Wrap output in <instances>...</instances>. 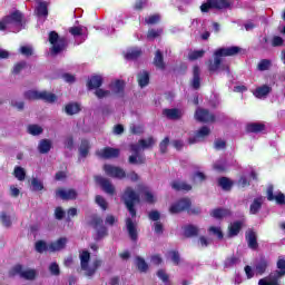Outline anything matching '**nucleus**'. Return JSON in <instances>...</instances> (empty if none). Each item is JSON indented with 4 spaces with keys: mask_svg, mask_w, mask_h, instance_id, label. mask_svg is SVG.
<instances>
[{
    "mask_svg": "<svg viewBox=\"0 0 285 285\" xmlns=\"http://www.w3.org/2000/svg\"><path fill=\"white\" fill-rule=\"evenodd\" d=\"M269 261L266 257H261L255 263V268L250 266H245V274L247 279H253L254 275H264L266 273V268H268Z\"/></svg>",
    "mask_w": 285,
    "mask_h": 285,
    "instance_id": "nucleus-6",
    "label": "nucleus"
},
{
    "mask_svg": "<svg viewBox=\"0 0 285 285\" xmlns=\"http://www.w3.org/2000/svg\"><path fill=\"white\" fill-rule=\"evenodd\" d=\"M171 188L174 190H193V186L188 185L186 181L183 180H175L171 183Z\"/></svg>",
    "mask_w": 285,
    "mask_h": 285,
    "instance_id": "nucleus-33",
    "label": "nucleus"
},
{
    "mask_svg": "<svg viewBox=\"0 0 285 285\" xmlns=\"http://www.w3.org/2000/svg\"><path fill=\"white\" fill-rule=\"evenodd\" d=\"M159 215H150L149 219L151 222H155L154 224V230L157 235H161V233H164V225L161 224V222H159Z\"/></svg>",
    "mask_w": 285,
    "mask_h": 285,
    "instance_id": "nucleus-31",
    "label": "nucleus"
},
{
    "mask_svg": "<svg viewBox=\"0 0 285 285\" xmlns=\"http://www.w3.org/2000/svg\"><path fill=\"white\" fill-rule=\"evenodd\" d=\"M90 226L95 228L97 232L98 239H101V237H106V228L104 227V220L99 219L97 216L91 217Z\"/></svg>",
    "mask_w": 285,
    "mask_h": 285,
    "instance_id": "nucleus-17",
    "label": "nucleus"
},
{
    "mask_svg": "<svg viewBox=\"0 0 285 285\" xmlns=\"http://www.w3.org/2000/svg\"><path fill=\"white\" fill-rule=\"evenodd\" d=\"M150 83V76L148 75V71H140L138 73V85L140 88H146Z\"/></svg>",
    "mask_w": 285,
    "mask_h": 285,
    "instance_id": "nucleus-35",
    "label": "nucleus"
},
{
    "mask_svg": "<svg viewBox=\"0 0 285 285\" xmlns=\"http://www.w3.org/2000/svg\"><path fill=\"white\" fill-rule=\"evenodd\" d=\"M168 258L171 259L174 264H179V253L171 250L168 253Z\"/></svg>",
    "mask_w": 285,
    "mask_h": 285,
    "instance_id": "nucleus-61",
    "label": "nucleus"
},
{
    "mask_svg": "<svg viewBox=\"0 0 285 285\" xmlns=\"http://www.w3.org/2000/svg\"><path fill=\"white\" fill-rule=\"evenodd\" d=\"M24 97L30 100L43 99L45 101H48V104H55V101H57V96L48 91L29 90L24 94Z\"/></svg>",
    "mask_w": 285,
    "mask_h": 285,
    "instance_id": "nucleus-8",
    "label": "nucleus"
},
{
    "mask_svg": "<svg viewBox=\"0 0 285 285\" xmlns=\"http://www.w3.org/2000/svg\"><path fill=\"white\" fill-rule=\"evenodd\" d=\"M230 7V1L228 0H208L200 6L202 12H208V10H224Z\"/></svg>",
    "mask_w": 285,
    "mask_h": 285,
    "instance_id": "nucleus-9",
    "label": "nucleus"
},
{
    "mask_svg": "<svg viewBox=\"0 0 285 285\" xmlns=\"http://www.w3.org/2000/svg\"><path fill=\"white\" fill-rule=\"evenodd\" d=\"M96 204L102 208V210H106L108 208V202L105 200L104 197L101 196H96Z\"/></svg>",
    "mask_w": 285,
    "mask_h": 285,
    "instance_id": "nucleus-60",
    "label": "nucleus"
},
{
    "mask_svg": "<svg viewBox=\"0 0 285 285\" xmlns=\"http://www.w3.org/2000/svg\"><path fill=\"white\" fill-rule=\"evenodd\" d=\"M65 110H66L67 115H77V112H79V110H81V108L79 107V104L71 102L66 106Z\"/></svg>",
    "mask_w": 285,
    "mask_h": 285,
    "instance_id": "nucleus-40",
    "label": "nucleus"
},
{
    "mask_svg": "<svg viewBox=\"0 0 285 285\" xmlns=\"http://www.w3.org/2000/svg\"><path fill=\"white\" fill-rule=\"evenodd\" d=\"M49 42L51 43V55H59V52L66 50V46H68L66 38H60L59 33L56 31L49 33Z\"/></svg>",
    "mask_w": 285,
    "mask_h": 285,
    "instance_id": "nucleus-7",
    "label": "nucleus"
},
{
    "mask_svg": "<svg viewBox=\"0 0 285 285\" xmlns=\"http://www.w3.org/2000/svg\"><path fill=\"white\" fill-rule=\"evenodd\" d=\"M163 115L167 117V119H181L184 117V111L180 109H164Z\"/></svg>",
    "mask_w": 285,
    "mask_h": 285,
    "instance_id": "nucleus-25",
    "label": "nucleus"
},
{
    "mask_svg": "<svg viewBox=\"0 0 285 285\" xmlns=\"http://www.w3.org/2000/svg\"><path fill=\"white\" fill-rule=\"evenodd\" d=\"M268 68H271V60L264 59L258 63V70L261 71L268 70Z\"/></svg>",
    "mask_w": 285,
    "mask_h": 285,
    "instance_id": "nucleus-62",
    "label": "nucleus"
},
{
    "mask_svg": "<svg viewBox=\"0 0 285 285\" xmlns=\"http://www.w3.org/2000/svg\"><path fill=\"white\" fill-rule=\"evenodd\" d=\"M193 181H194V184H199L202 181H206V175L202 171H196L193 175Z\"/></svg>",
    "mask_w": 285,
    "mask_h": 285,
    "instance_id": "nucleus-52",
    "label": "nucleus"
},
{
    "mask_svg": "<svg viewBox=\"0 0 285 285\" xmlns=\"http://www.w3.org/2000/svg\"><path fill=\"white\" fill-rule=\"evenodd\" d=\"M126 228L127 233L132 242H137L138 233H137V218L135 216L128 217L126 219Z\"/></svg>",
    "mask_w": 285,
    "mask_h": 285,
    "instance_id": "nucleus-13",
    "label": "nucleus"
},
{
    "mask_svg": "<svg viewBox=\"0 0 285 285\" xmlns=\"http://www.w3.org/2000/svg\"><path fill=\"white\" fill-rule=\"evenodd\" d=\"M28 132H29V135L37 137L43 132V128H41V126H39V125H29Z\"/></svg>",
    "mask_w": 285,
    "mask_h": 285,
    "instance_id": "nucleus-41",
    "label": "nucleus"
},
{
    "mask_svg": "<svg viewBox=\"0 0 285 285\" xmlns=\"http://www.w3.org/2000/svg\"><path fill=\"white\" fill-rule=\"evenodd\" d=\"M246 242L248 246L253 249L256 250L257 248V234L253 232L252 229L246 232Z\"/></svg>",
    "mask_w": 285,
    "mask_h": 285,
    "instance_id": "nucleus-26",
    "label": "nucleus"
},
{
    "mask_svg": "<svg viewBox=\"0 0 285 285\" xmlns=\"http://www.w3.org/2000/svg\"><path fill=\"white\" fill-rule=\"evenodd\" d=\"M138 57H141V49L139 48H131L125 53V59L128 61H132V59H137Z\"/></svg>",
    "mask_w": 285,
    "mask_h": 285,
    "instance_id": "nucleus-36",
    "label": "nucleus"
},
{
    "mask_svg": "<svg viewBox=\"0 0 285 285\" xmlns=\"http://www.w3.org/2000/svg\"><path fill=\"white\" fill-rule=\"evenodd\" d=\"M50 245H47L43 240H38L36 243V250L37 253H45V250H50Z\"/></svg>",
    "mask_w": 285,
    "mask_h": 285,
    "instance_id": "nucleus-51",
    "label": "nucleus"
},
{
    "mask_svg": "<svg viewBox=\"0 0 285 285\" xmlns=\"http://www.w3.org/2000/svg\"><path fill=\"white\" fill-rule=\"evenodd\" d=\"M242 226H244V223L242 222L232 223L228 227L229 237H237V235H239V230H242Z\"/></svg>",
    "mask_w": 285,
    "mask_h": 285,
    "instance_id": "nucleus-30",
    "label": "nucleus"
},
{
    "mask_svg": "<svg viewBox=\"0 0 285 285\" xmlns=\"http://www.w3.org/2000/svg\"><path fill=\"white\" fill-rule=\"evenodd\" d=\"M66 244H68V238L61 237L58 240L49 244L50 253H57L58 250H63L66 248Z\"/></svg>",
    "mask_w": 285,
    "mask_h": 285,
    "instance_id": "nucleus-24",
    "label": "nucleus"
},
{
    "mask_svg": "<svg viewBox=\"0 0 285 285\" xmlns=\"http://www.w3.org/2000/svg\"><path fill=\"white\" fill-rule=\"evenodd\" d=\"M155 144H157V140L153 137H148L140 139L136 145H131V150L132 153H140V150H148V148H153Z\"/></svg>",
    "mask_w": 285,
    "mask_h": 285,
    "instance_id": "nucleus-11",
    "label": "nucleus"
},
{
    "mask_svg": "<svg viewBox=\"0 0 285 285\" xmlns=\"http://www.w3.org/2000/svg\"><path fill=\"white\" fill-rule=\"evenodd\" d=\"M13 175L18 181H23L26 179V169L22 167H16Z\"/></svg>",
    "mask_w": 285,
    "mask_h": 285,
    "instance_id": "nucleus-42",
    "label": "nucleus"
},
{
    "mask_svg": "<svg viewBox=\"0 0 285 285\" xmlns=\"http://www.w3.org/2000/svg\"><path fill=\"white\" fill-rule=\"evenodd\" d=\"M154 63L156 68H159V70H164L166 68V65L164 63V56L161 55V51H156Z\"/></svg>",
    "mask_w": 285,
    "mask_h": 285,
    "instance_id": "nucleus-38",
    "label": "nucleus"
},
{
    "mask_svg": "<svg viewBox=\"0 0 285 285\" xmlns=\"http://www.w3.org/2000/svg\"><path fill=\"white\" fill-rule=\"evenodd\" d=\"M219 186L223 190H230L233 187V181L226 177H223L218 180Z\"/></svg>",
    "mask_w": 285,
    "mask_h": 285,
    "instance_id": "nucleus-43",
    "label": "nucleus"
},
{
    "mask_svg": "<svg viewBox=\"0 0 285 285\" xmlns=\"http://www.w3.org/2000/svg\"><path fill=\"white\" fill-rule=\"evenodd\" d=\"M138 190L141 194V198L147 204H155V202H157V195H155V193H153V190H150V188H148L144 185H139Z\"/></svg>",
    "mask_w": 285,
    "mask_h": 285,
    "instance_id": "nucleus-15",
    "label": "nucleus"
},
{
    "mask_svg": "<svg viewBox=\"0 0 285 285\" xmlns=\"http://www.w3.org/2000/svg\"><path fill=\"white\" fill-rule=\"evenodd\" d=\"M204 55H206L205 50H194L191 52H189L188 57L190 59V61H195L197 59H202V57H204Z\"/></svg>",
    "mask_w": 285,
    "mask_h": 285,
    "instance_id": "nucleus-47",
    "label": "nucleus"
},
{
    "mask_svg": "<svg viewBox=\"0 0 285 285\" xmlns=\"http://www.w3.org/2000/svg\"><path fill=\"white\" fill-rule=\"evenodd\" d=\"M104 83V78L101 76H92L87 86L89 90H96L97 88H101V85Z\"/></svg>",
    "mask_w": 285,
    "mask_h": 285,
    "instance_id": "nucleus-27",
    "label": "nucleus"
},
{
    "mask_svg": "<svg viewBox=\"0 0 285 285\" xmlns=\"http://www.w3.org/2000/svg\"><path fill=\"white\" fill-rule=\"evenodd\" d=\"M95 95L98 97V99H105V97H110V90L98 88L95 91Z\"/></svg>",
    "mask_w": 285,
    "mask_h": 285,
    "instance_id": "nucleus-54",
    "label": "nucleus"
},
{
    "mask_svg": "<svg viewBox=\"0 0 285 285\" xmlns=\"http://www.w3.org/2000/svg\"><path fill=\"white\" fill-rule=\"evenodd\" d=\"M278 271L272 273L268 277L262 278L258 285H279V278L285 275V259L279 258L277 261Z\"/></svg>",
    "mask_w": 285,
    "mask_h": 285,
    "instance_id": "nucleus-4",
    "label": "nucleus"
},
{
    "mask_svg": "<svg viewBox=\"0 0 285 285\" xmlns=\"http://www.w3.org/2000/svg\"><path fill=\"white\" fill-rule=\"evenodd\" d=\"M0 224L6 227L11 226L12 218L10 217V215H0Z\"/></svg>",
    "mask_w": 285,
    "mask_h": 285,
    "instance_id": "nucleus-56",
    "label": "nucleus"
},
{
    "mask_svg": "<svg viewBox=\"0 0 285 285\" xmlns=\"http://www.w3.org/2000/svg\"><path fill=\"white\" fill-rule=\"evenodd\" d=\"M96 181L101 186L102 190L107 193V195H115V186H112V183L110 180L101 177V176H96Z\"/></svg>",
    "mask_w": 285,
    "mask_h": 285,
    "instance_id": "nucleus-19",
    "label": "nucleus"
},
{
    "mask_svg": "<svg viewBox=\"0 0 285 285\" xmlns=\"http://www.w3.org/2000/svg\"><path fill=\"white\" fill-rule=\"evenodd\" d=\"M52 148V141L50 139H42L38 144V151L41 155H46L50 153V149Z\"/></svg>",
    "mask_w": 285,
    "mask_h": 285,
    "instance_id": "nucleus-28",
    "label": "nucleus"
},
{
    "mask_svg": "<svg viewBox=\"0 0 285 285\" xmlns=\"http://www.w3.org/2000/svg\"><path fill=\"white\" fill-rule=\"evenodd\" d=\"M200 70H199V67L195 66L194 69H193V80H191V86L195 90L199 89V86H200V78H199V75H200Z\"/></svg>",
    "mask_w": 285,
    "mask_h": 285,
    "instance_id": "nucleus-34",
    "label": "nucleus"
},
{
    "mask_svg": "<svg viewBox=\"0 0 285 285\" xmlns=\"http://www.w3.org/2000/svg\"><path fill=\"white\" fill-rule=\"evenodd\" d=\"M31 186L32 190H35L36 193H39V190H43V181L39 180L38 178L31 179Z\"/></svg>",
    "mask_w": 285,
    "mask_h": 285,
    "instance_id": "nucleus-48",
    "label": "nucleus"
},
{
    "mask_svg": "<svg viewBox=\"0 0 285 285\" xmlns=\"http://www.w3.org/2000/svg\"><path fill=\"white\" fill-rule=\"evenodd\" d=\"M198 246L199 248H207V246H210V238L200 236L198 239Z\"/></svg>",
    "mask_w": 285,
    "mask_h": 285,
    "instance_id": "nucleus-58",
    "label": "nucleus"
},
{
    "mask_svg": "<svg viewBox=\"0 0 285 285\" xmlns=\"http://www.w3.org/2000/svg\"><path fill=\"white\" fill-rule=\"evenodd\" d=\"M80 157H88V150H90V144L88 140H83L80 145Z\"/></svg>",
    "mask_w": 285,
    "mask_h": 285,
    "instance_id": "nucleus-49",
    "label": "nucleus"
},
{
    "mask_svg": "<svg viewBox=\"0 0 285 285\" xmlns=\"http://www.w3.org/2000/svg\"><path fill=\"white\" fill-rule=\"evenodd\" d=\"M80 267L86 277H92L97 273V268L101 266V259H95L90 263V252L82 250L79 254Z\"/></svg>",
    "mask_w": 285,
    "mask_h": 285,
    "instance_id": "nucleus-1",
    "label": "nucleus"
},
{
    "mask_svg": "<svg viewBox=\"0 0 285 285\" xmlns=\"http://www.w3.org/2000/svg\"><path fill=\"white\" fill-rule=\"evenodd\" d=\"M111 90L115 95H119V92L124 91V81L117 80L116 82L111 83Z\"/></svg>",
    "mask_w": 285,
    "mask_h": 285,
    "instance_id": "nucleus-46",
    "label": "nucleus"
},
{
    "mask_svg": "<svg viewBox=\"0 0 285 285\" xmlns=\"http://www.w3.org/2000/svg\"><path fill=\"white\" fill-rule=\"evenodd\" d=\"M135 265L140 273H146V271H148V263H146V261L139 256L136 257Z\"/></svg>",
    "mask_w": 285,
    "mask_h": 285,
    "instance_id": "nucleus-39",
    "label": "nucleus"
},
{
    "mask_svg": "<svg viewBox=\"0 0 285 285\" xmlns=\"http://www.w3.org/2000/svg\"><path fill=\"white\" fill-rule=\"evenodd\" d=\"M191 206V203L189 198H180L179 200L171 204L169 210L173 214H179V213H186V210H189Z\"/></svg>",
    "mask_w": 285,
    "mask_h": 285,
    "instance_id": "nucleus-10",
    "label": "nucleus"
},
{
    "mask_svg": "<svg viewBox=\"0 0 285 285\" xmlns=\"http://www.w3.org/2000/svg\"><path fill=\"white\" fill-rule=\"evenodd\" d=\"M271 87L264 85L256 88V90L254 91V96L257 97V99H264L271 92Z\"/></svg>",
    "mask_w": 285,
    "mask_h": 285,
    "instance_id": "nucleus-32",
    "label": "nucleus"
},
{
    "mask_svg": "<svg viewBox=\"0 0 285 285\" xmlns=\"http://www.w3.org/2000/svg\"><path fill=\"white\" fill-rule=\"evenodd\" d=\"M262 130H264V125L262 124L253 122L247 125V132H262Z\"/></svg>",
    "mask_w": 285,
    "mask_h": 285,
    "instance_id": "nucleus-44",
    "label": "nucleus"
},
{
    "mask_svg": "<svg viewBox=\"0 0 285 285\" xmlns=\"http://www.w3.org/2000/svg\"><path fill=\"white\" fill-rule=\"evenodd\" d=\"M122 200L130 215H137V210H135V204H139L140 202L139 194L135 193V189L131 187H127L122 194Z\"/></svg>",
    "mask_w": 285,
    "mask_h": 285,
    "instance_id": "nucleus-5",
    "label": "nucleus"
},
{
    "mask_svg": "<svg viewBox=\"0 0 285 285\" xmlns=\"http://www.w3.org/2000/svg\"><path fill=\"white\" fill-rule=\"evenodd\" d=\"M97 155L102 159H115V157H119V149L112 148V147H106L104 149H100L97 153Z\"/></svg>",
    "mask_w": 285,
    "mask_h": 285,
    "instance_id": "nucleus-18",
    "label": "nucleus"
},
{
    "mask_svg": "<svg viewBox=\"0 0 285 285\" xmlns=\"http://www.w3.org/2000/svg\"><path fill=\"white\" fill-rule=\"evenodd\" d=\"M56 195L60 198V199H77V191L75 189H63L60 188L58 190H56Z\"/></svg>",
    "mask_w": 285,
    "mask_h": 285,
    "instance_id": "nucleus-22",
    "label": "nucleus"
},
{
    "mask_svg": "<svg viewBox=\"0 0 285 285\" xmlns=\"http://www.w3.org/2000/svg\"><path fill=\"white\" fill-rule=\"evenodd\" d=\"M49 271L51 273V275H59L60 269H59V265L57 263H51L49 266Z\"/></svg>",
    "mask_w": 285,
    "mask_h": 285,
    "instance_id": "nucleus-63",
    "label": "nucleus"
},
{
    "mask_svg": "<svg viewBox=\"0 0 285 285\" xmlns=\"http://www.w3.org/2000/svg\"><path fill=\"white\" fill-rule=\"evenodd\" d=\"M199 234V228L194 225H187L184 227L185 237H195V235Z\"/></svg>",
    "mask_w": 285,
    "mask_h": 285,
    "instance_id": "nucleus-37",
    "label": "nucleus"
},
{
    "mask_svg": "<svg viewBox=\"0 0 285 285\" xmlns=\"http://www.w3.org/2000/svg\"><path fill=\"white\" fill-rule=\"evenodd\" d=\"M32 46H22L20 47V53L23 55L24 57H32Z\"/></svg>",
    "mask_w": 285,
    "mask_h": 285,
    "instance_id": "nucleus-55",
    "label": "nucleus"
},
{
    "mask_svg": "<svg viewBox=\"0 0 285 285\" xmlns=\"http://www.w3.org/2000/svg\"><path fill=\"white\" fill-rule=\"evenodd\" d=\"M264 202H266V198L264 196H258L254 198L249 207V212L252 213V215H257V213L262 210V206L264 205Z\"/></svg>",
    "mask_w": 285,
    "mask_h": 285,
    "instance_id": "nucleus-23",
    "label": "nucleus"
},
{
    "mask_svg": "<svg viewBox=\"0 0 285 285\" xmlns=\"http://www.w3.org/2000/svg\"><path fill=\"white\" fill-rule=\"evenodd\" d=\"M22 28L23 16L19 11H16L0 20V30H12V32H19Z\"/></svg>",
    "mask_w": 285,
    "mask_h": 285,
    "instance_id": "nucleus-2",
    "label": "nucleus"
},
{
    "mask_svg": "<svg viewBox=\"0 0 285 285\" xmlns=\"http://www.w3.org/2000/svg\"><path fill=\"white\" fill-rule=\"evenodd\" d=\"M144 161H146V158L139 156L138 153H136L135 156L129 157V164H144Z\"/></svg>",
    "mask_w": 285,
    "mask_h": 285,
    "instance_id": "nucleus-53",
    "label": "nucleus"
},
{
    "mask_svg": "<svg viewBox=\"0 0 285 285\" xmlns=\"http://www.w3.org/2000/svg\"><path fill=\"white\" fill-rule=\"evenodd\" d=\"M157 276L159 279H161V282H164V284H168V274H166L164 269L158 271Z\"/></svg>",
    "mask_w": 285,
    "mask_h": 285,
    "instance_id": "nucleus-64",
    "label": "nucleus"
},
{
    "mask_svg": "<svg viewBox=\"0 0 285 285\" xmlns=\"http://www.w3.org/2000/svg\"><path fill=\"white\" fill-rule=\"evenodd\" d=\"M69 32L73 37H81V35H83V28H81V27H71L69 29Z\"/></svg>",
    "mask_w": 285,
    "mask_h": 285,
    "instance_id": "nucleus-59",
    "label": "nucleus"
},
{
    "mask_svg": "<svg viewBox=\"0 0 285 285\" xmlns=\"http://www.w3.org/2000/svg\"><path fill=\"white\" fill-rule=\"evenodd\" d=\"M164 30L161 29H150L147 33V39L153 40L157 39V37H161Z\"/></svg>",
    "mask_w": 285,
    "mask_h": 285,
    "instance_id": "nucleus-50",
    "label": "nucleus"
},
{
    "mask_svg": "<svg viewBox=\"0 0 285 285\" xmlns=\"http://www.w3.org/2000/svg\"><path fill=\"white\" fill-rule=\"evenodd\" d=\"M195 119L208 124V121H215V116L206 109H197L195 112Z\"/></svg>",
    "mask_w": 285,
    "mask_h": 285,
    "instance_id": "nucleus-20",
    "label": "nucleus"
},
{
    "mask_svg": "<svg viewBox=\"0 0 285 285\" xmlns=\"http://www.w3.org/2000/svg\"><path fill=\"white\" fill-rule=\"evenodd\" d=\"M208 233H210V235L217 236L218 239H224V233H222V227L219 226H210L208 228Z\"/></svg>",
    "mask_w": 285,
    "mask_h": 285,
    "instance_id": "nucleus-45",
    "label": "nucleus"
},
{
    "mask_svg": "<svg viewBox=\"0 0 285 285\" xmlns=\"http://www.w3.org/2000/svg\"><path fill=\"white\" fill-rule=\"evenodd\" d=\"M208 135H210V129L208 127H203L194 137L189 138V144H199V141H204Z\"/></svg>",
    "mask_w": 285,
    "mask_h": 285,
    "instance_id": "nucleus-21",
    "label": "nucleus"
},
{
    "mask_svg": "<svg viewBox=\"0 0 285 285\" xmlns=\"http://www.w3.org/2000/svg\"><path fill=\"white\" fill-rule=\"evenodd\" d=\"M13 273L16 275H20L23 279H35L37 277V271L31 269V268H26L21 265H16L13 267Z\"/></svg>",
    "mask_w": 285,
    "mask_h": 285,
    "instance_id": "nucleus-12",
    "label": "nucleus"
},
{
    "mask_svg": "<svg viewBox=\"0 0 285 285\" xmlns=\"http://www.w3.org/2000/svg\"><path fill=\"white\" fill-rule=\"evenodd\" d=\"M36 12L38 17H48V2L43 0H37Z\"/></svg>",
    "mask_w": 285,
    "mask_h": 285,
    "instance_id": "nucleus-29",
    "label": "nucleus"
},
{
    "mask_svg": "<svg viewBox=\"0 0 285 285\" xmlns=\"http://www.w3.org/2000/svg\"><path fill=\"white\" fill-rule=\"evenodd\" d=\"M242 48L239 47H228V48H220L215 51V59L214 63L209 66V70L215 71L222 65V57H235V55H239Z\"/></svg>",
    "mask_w": 285,
    "mask_h": 285,
    "instance_id": "nucleus-3",
    "label": "nucleus"
},
{
    "mask_svg": "<svg viewBox=\"0 0 285 285\" xmlns=\"http://www.w3.org/2000/svg\"><path fill=\"white\" fill-rule=\"evenodd\" d=\"M266 197L268 202H275L278 204V206H284L285 204V195L282 194L281 191L273 193V185H269L266 190Z\"/></svg>",
    "mask_w": 285,
    "mask_h": 285,
    "instance_id": "nucleus-14",
    "label": "nucleus"
},
{
    "mask_svg": "<svg viewBox=\"0 0 285 285\" xmlns=\"http://www.w3.org/2000/svg\"><path fill=\"white\" fill-rule=\"evenodd\" d=\"M159 14H153L145 19V22L148 23V26H155V23H159Z\"/></svg>",
    "mask_w": 285,
    "mask_h": 285,
    "instance_id": "nucleus-57",
    "label": "nucleus"
},
{
    "mask_svg": "<svg viewBox=\"0 0 285 285\" xmlns=\"http://www.w3.org/2000/svg\"><path fill=\"white\" fill-rule=\"evenodd\" d=\"M104 170L108 177H114L116 179H124V177H126V171H124V169L112 165H105Z\"/></svg>",
    "mask_w": 285,
    "mask_h": 285,
    "instance_id": "nucleus-16",
    "label": "nucleus"
}]
</instances>
